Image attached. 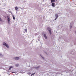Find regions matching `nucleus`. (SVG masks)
Wrapping results in <instances>:
<instances>
[{
	"label": "nucleus",
	"mask_w": 76,
	"mask_h": 76,
	"mask_svg": "<svg viewBox=\"0 0 76 76\" xmlns=\"http://www.w3.org/2000/svg\"><path fill=\"white\" fill-rule=\"evenodd\" d=\"M13 66H10V67L9 69V70H11V69H12V68H13Z\"/></svg>",
	"instance_id": "nucleus-12"
},
{
	"label": "nucleus",
	"mask_w": 76,
	"mask_h": 76,
	"mask_svg": "<svg viewBox=\"0 0 76 76\" xmlns=\"http://www.w3.org/2000/svg\"><path fill=\"white\" fill-rule=\"evenodd\" d=\"M51 6L53 7H54L56 6V4L54 2H52V3Z\"/></svg>",
	"instance_id": "nucleus-5"
},
{
	"label": "nucleus",
	"mask_w": 76,
	"mask_h": 76,
	"mask_svg": "<svg viewBox=\"0 0 76 76\" xmlns=\"http://www.w3.org/2000/svg\"><path fill=\"white\" fill-rule=\"evenodd\" d=\"M40 56H41V57L42 58L44 59V57H43V56H42V55H40Z\"/></svg>",
	"instance_id": "nucleus-16"
},
{
	"label": "nucleus",
	"mask_w": 76,
	"mask_h": 76,
	"mask_svg": "<svg viewBox=\"0 0 76 76\" xmlns=\"http://www.w3.org/2000/svg\"><path fill=\"white\" fill-rule=\"evenodd\" d=\"M18 73H15V75H18Z\"/></svg>",
	"instance_id": "nucleus-26"
},
{
	"label": "nucleus",
	"mask_w": 76,
	"mask_h": 76,
	"mask_svg": "<svg viewBox=\"0 0 76 76\" xmlns=\"http://www.w3.org/2000/svg\"><path fill=\"white\" fill-rule=\"evenodd\" d=\"M0 5H1V4H0Z\"/></svg>",
	"instance_id": "nucleus-30"
},
{
	"label": "nucleus",
	"mask_w": 76,
	"mask_h": 76,
	"mask_svg": "<svg viewBox=\"0 0 76 76\" xmlns=\"http://www.w3.org/2000/svg\"><path fill=\"white\" fill-rule=\"evenodd\" d=\"M0 21L1 22H2V20L1 19V18L0 17Z\"/></svg>",
	"instance_id": "nucleus-19"
},
{
	"label": "nucleus",
	"mask_w": 76,
	"mask_h": 76,
	"mask_svg": "<svg viewBox=\"0 0 76 76\" xmlns=\"http://www.w3.org/2000/svg\"><path fill=\"white\" fill-rule=\"evenodd\" d=\"M12 73H15V72H12Z\"/></svg>",
	"instance_id": "nucleus-24"
},
{
	"label": "nucleus",
	"mask_w": 76,
	"mask_h": 76,
	"mask_svg": "<svg viewBox=\"0 0 76 76\" xmlns=\"http://www.w3.org/2000/svg\"><path fill=\"white\" fill-rule=\"evenodd\" d=\"M66 72L68 73V71Z\"/></svg>",
	"instance_id": "nucleus-29"
},
{
	"label": "nucleus",
	"mask_w": 76,
	"mask_h": 76,
	"mask_svg": "<svg viewBox=\"0 0 76 76\" xmlns=\"http://www.w3.org/2000/svg\"><path fill=\"white\" fill-rule=\"evenodd\" d=\"M3 45L4 46H5V47H7V48H9V45L5 42H4L3 43Z\"/></svg>",
	"instance_id": "nucleus-2"
},
{
	"label": "nucleus",
	"mask_w": 76,
	"mask_h": 76,
	"mask_svg": "<svg viewBox=\"0 0 76 76\" xmlns=\"http://www.w3.org/2000/svg\"><path fill=\"white\" fill-rule=\"evenodd\" d=\"M25 32H27V29H25Z\"/></svg>",
	"instance_id": "nucleus-17"
},
{
	"label": "nucleus",
	"mask_w": 76,
	"mask_h": 76,
	"mask_svg": "<svg viewBox=\"0 0 76 76\" xmlns=\"http://www.w3.org/2000/svg\"><path fill=\"white\" fill-rule=\"evenodd\" d=\"M72 26H70V29H72Z\"/></svg>",
	"instance_id": "nucleus-22"
},
{
	"label": "nucleus",
	"mask_w": 76,
	"mask_h": 76,
	"mask_svg": "<svg viewBox=\"0 0 76 76\" xmlns=\"http://www.w3.org/2000/svg\"><path fill=\"white\" fill-rule=\"evenodd\" d=\"M4 74H5L6 72H4Z\"/></svg>",
	"instance_id": "nucleus-27"
},
{
	"label": "nucleus",
	"mask_w": 76,
	"mask_h": 76,
	"mask_svg": "<svg viewBox=\"0 0 76 76\" xmlns=\"http://www.w3.org/2000/svg\"><path fill=\"white\" fill-rule=\"evenodd\" d=\"M29 74H30V73H29Z\"/></svg>",
	"instance_id": "nucleus-31"
},
{
	"label": "nucleus",
	"mask_w": 76,
	"mask_h": 76,
	"mask_svg": "<svg viewBox=\"0 0 76 76\" xmlns=\"http://www.w3.org/2000/svg\"><path fill=\"white\" fill-rule=\"evenodd\" d=\"M8 22H9L10 21V18H7Z\"/></svg>",
	"instance_id": "nucleus-14"
},
{
	"label": "nucleus",
	"mask_w": 76,
	"mask_h": 76,
	"mask_svg": "<svg viewBox=\"0 0 76 76\" xmlns=\"http://www.w3.org/2000/svg\"><path fill=\"white\" fill-rule=\"evenodd\" d=\"M15 65L16 67H18V66H19V64H15Z\"/></svg>",
	"instance_id": "nucleus-13"
},
{
	"label": "nucleus",
	"mask_w": 76,
	"mask_h": 76,
	"mask_svg": "<svg viewBox=\"0 0 76 76\" xmlns=\"http://www.w3.org/2000/svg\"><path fill=\"white\" fill-rule=\"evenodd\" d=\"M50 11L51 12H53V10H50Z\"/></svg>",
	"instance_id": "nucleus-20"
},
{
	"label": "nucleus",
	"mask_w": 76,
	"mask_h": 76,
	"mask_svg": "<svg viewBox=\"0 0 76 76\" xmlns=\"http://www.w3.org/2000/svg\"><path fill=\"white\" fill-rule=\"evenodd\" d=\"M20 73H25V72L21 71L20 72Z\"/></svg>",
	"instance_id": "nucleus-18"
},
{
	"label": "nucleus",
	"mask_w": 76,
	"mask_h": 76,
	"mask_svg": "<svg viewBox=\"0 0 76 76\" xmlns=\"http://www.w3.org/2000/svg\"><path fill=\"white\" fill-rule=\"evenodd\" d=\"M15 10L16 11V13H17L18 12V8L17 7H15Z\"/></svg>",
	"instance_id": "nucleus-6"
},
{
	"label": "nucleus",
	"mask_w": 76,
	"mask_h": 76,
	"mask_svg": "<svg viewBox=\"0 0 76 76\" xmlns=\"http://www.w3.org/2000/svg\"><path fill=\"white\" fill-rule=\"evenodd\" d=\"M50 1L51 3H55L56 2V1L55 0H50Z\"/></svg>",
	"instance_id": "nucleus-9"
},
{
	"label": "nucleus",
	"mask_w": 76,
	"mask_h": 76,
	"mask_svg": "<svg viewBox=\"0 0 76 76\" xmlns=\"http://www.w3.org/2000/svg\"><path fill=\"white\" fill-rule=\"evenodd\" d=\"M2 56V54L1 53H0V56Z\"/></svg>",
	"instance_id": "nucleus-23"
},
{
	"label": "nucleus",
	"mask_w": 76,
	"mask_h": 76,
	"mask_svg": "<svg viewBox=\"0 0 76 76\" xmlns=\"http://www.w3.org/2000/svg\"><path fill=\"white\" fill-rule=\"evenodd\" d=\"M35 73L32 74L31 75V76H33V75H35Z\"/></svg>",
	"instance_id": "nucleus-15"
},
{
	"label": "nucleus",
	"mask_w": 76,
	"mask_h": 76,
	"mask_svg": "<svg viewBox=\"0 0 76 76\" xmlns=\"http://www.w3.org/2000/svg\"><path fill=\"white\" fill-rule=\"evenodd\" d=\"M43 36H44V38H45L46 39H47V35H46V34H44Z\"/></svg>",
	"instance_id": "nucleus-7"
},
{
	"label": "nucleus",
	"mask_w": 76,
	"mask_h": 76,
	"mask_svg": "<svg viewBox=\"0 0 76 76\" xmlns=\"http://www.w3.org/2000/svg\"><path fill=\"white\" fill-rule=\"evenodd\" d=\"M58 14H55V20H56V19L58 18Z\"/></svg>",
	"instance_id": "nucleus-3"
},
{
	"label": "nucleus",
	"mask_w": 76,
	"mask_h": 76,
	"mask_svg": "<svg viewBox=\"0 0 76 76\" xmlns=\"http://www.w3.org/2000/svg\"><path fill=\"white\" fill-rule=\"evenodd\" d=\"M39 41H40V39H38Z\"/></svg>",
	"instance_id": "nucleus-28"
},
{
	"label": "nucleus",
	"mask_w": 76,
	"mask_h": 76,
	"mask_svg": "<svg viewBox=\"0 0 76 76\" xmlns=\"http://www.w3.org/2000/svg\"><path fill=\"white\" fill-rule=\"evenodd\" d=\"M59 38H61V36H60V37H59Z\"/></svg>",
	"instance_id": "nucleus-25"
},
{
	"label": "nucleus",
	"mask_w": 76,
	"mask_h": 76,
	"mask_svg": "<svg viewBox=\"0 0 76 76\" xmlns=\"http://www.w3.org/2000/svg\"><path fill=\"white\" fill-rule=\"evenodd\" d=\"M13 59L14 60H19V57H16L15 58H14Z\"/></svg>",
	"instance_id": "nucleus-4"
},
{
	"label": "nucleus",
	"mask_w": 76,
	"mask_h": 76,
	"mask_svg": "<svg viewBox=\"0 0 76 76\" xmlns=\"http://www.w3.org/2000/svg\"><path fill=\"white\" fill-rule=\"evenodd\" d=\"M12 16L13 19V20H15V15H13V14H12Z\"/></svg>",
	"instance_id": "nucleus-10"
},
{
	"label": "nucleus",
	"mask_w": 76,
	"mask_h": 76,
	"mask_svg": "<svg viewBox=\"0 0 76 76\" xmlns=\"http://www.w3.org/2000/svg\"><path fill=\"white\" fill-rule=\"evenodd\" d=\"M47 29L48 31V32H49L50 35H51L52 33H51V28L49 27H48L47 28Z\"/></svg>",
	"instance_id": "nucleus-1"
},
{
	"label": "nucleus",
	"mask_w": 76,
	"mask_h": 76,
	"mask_svg": "<svg viewBox=\"0 0 76 76\" xmlns=\"http://www.w3.org/2000/svg\"><path fill=\"white\" fill-rule=\"evenodd\" d=\"M8 24H10V21H8Z\"/></svg>",
	"instance_id": "nucleus-21"
},
{
	"label": "nucleus",
	"mask_w": 76,
	"mask_h": 76,
	"mask_svg": "<svg viewBox=\"0 0 76 76\" xmlns=\"http://www.w3.org/2000/svg\"><path fill=\"white\" fill-rule=\"evenodd\" d=\"M40 67V66H36L35 67H34L35 69H38Z\"/></svg>",
	"instance_id": "nucleus-11"
},
{
	"label": "nucleus",
	"mask_w": 76,
	"mask_h": 76,
	"mask_svg": "<svg viewBox=\"0 0 76 76\" xmlns=\"http://www.w3.org/2000/svg\"><path fill=\"white\" fill-rule=\"evenodd\" d=\"M75 53V50H72V52H71V54H74Z\"/></svg>",
	"instance_id": "nucleus-8"
}]
</instances>
